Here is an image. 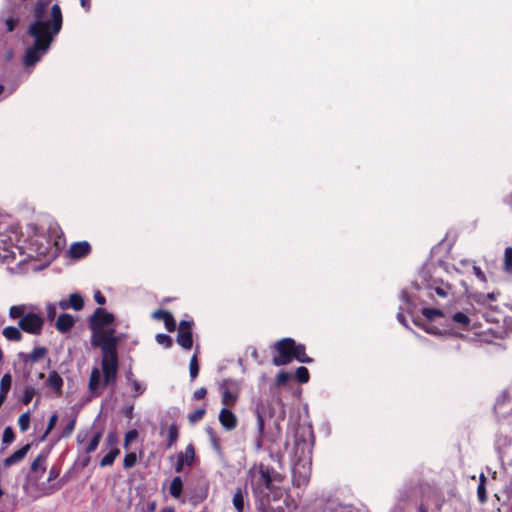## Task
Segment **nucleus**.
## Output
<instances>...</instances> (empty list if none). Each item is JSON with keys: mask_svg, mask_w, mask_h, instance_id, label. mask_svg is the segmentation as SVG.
I'll use <instances>...</instances> for the list:
<instances>
[{"mask_svg": "<svg viewBox=\"0 0 512 512\" xmlns=\"http://www.w3.org/2000/svg\"><path fill=\"white\" fill-rule=\"evenodd\" d=\"M106 443L111 448L117 447L118 437L115 433H109L106 437Z\"/></svg>", "mask_w": 512, "mask_h": 512, "instance_id": "nucleus-46", "label": "nucleus"}, {"mask_svg": "<svg viewBox=\"0 0 512 512\" xmlns=\"http://www.w3.org/2000/svg\"><path fill=\"white\" fill-rule=\"evenodd\" d=\"M56 305L59 306L63 310L69 308V303L67 300H61Z\"/></svg>", "mask_w": 512, "mask_h": 512, "instance_id": "nucleus-59", "label": "nucleus"}, {"mask_svg": "<svg viewBox=\"0 0 512 512\" xmlns=\"http://www.w3.org/2000/svg\"><path fill=\"white\" fill-rule=\"evenodd\" d=\"M18 425L22 432H25L28 430L30 426V414L29 412L23 413L18 418Z\"/></svg>", "mask_w": 512, "mask_h": 512, "instance_id": "nucleus-33", "label": "nucleus"}, {"mask_svg": "<svg viewBox=\"0 0 512 512\" xmlns=\"http://www.w3.org/2000/svg\"><path fill=\"white\" fill-rule=\"evenodd\" d=\"M427 333L430 334H437L438 331L436 328H434L432 325H425L422 327Z\"/></svg>", "mask_w": 512, "mask_h": 512, "instance_id": "nucleus-55", "label": "nucleus"}, {"mask_svg": "<svg viewBox=\"0 0 512 512\" xmlns=\"http://www.w3.org/2000/svg\"><path fill=\"white\" fill-rule=\"evenodd\" d=\"M74 323V317L70 314L64 313L58 316L55 326L59 332L66 333L74 326Z\"/></svg>", "mask_w": 512, "mask_h": 512, "instance_id": "nucleus-12", "label": "nucleus"}, {"mask_svg": "<svg viewBox=\"0 0 512 512\" xmlns=\"http://www.w3.org/2000/svg\"><path fill=\"white\" fill-rule=\"evenodd\" d=\"M221 402L226 407L233 406L239 397V385L235 380L224 379L220 384Z\"/></svg>", "mask_w": 512, "mask_h": 512, "instance_id": "nucleus-5", "label": "nucleus"}, {"mask_svg": "<svg viewBox=\"0 0 512 512\" xmlns=\"http://www.w3.org/2000/svg\"><path fill=\"white\" fill-rule=\"evenodd\" d=\"M85 437H86V434H84V435H83V439H82L81 434H78V436H77V441H78L79 443H82V442L84 441Z\"/></svg>", "mask_w": 512, "mask_h": 512, "instance_id": "nucleus-64", "label": "nucleus"}, {"mask_svg": "<svg viewBox=\"0 0 512 512\" xmlns=\"http://www.w3.org/2000/svg\"><path fill=\"white\" fill-rule=\"evenodd\" d=\"M295 376L299 383H306L309 381V371L304 366H300L296 369Z\"/></svg>", "mask_w": 512, "mask_h": 512, "instance_id": "nucleus-31", "label": "nucleus"}, {"mask_svg": "<svg viewBox=\"0 0 512 512\" xmlns=\"http://www.w3.org/2000/svg\"><path fill=\"white\" fill-rule=\"evenodd\" d=\"M397 319H398V321H399L401 324H403L404 326H407L406 319H405V317H404L403 313L399 312V313L397 314Z\"/></svg>", "mask_w": 512, "mask_h": 512, "instance_id": "nucleus-60", "label": "nucleus"}, {"mask_svg": "<svg viewBox=\"0 0 512 512\" xmlns=\"http://www.w3.org/2000/svg\"><path fill=\"white\" fill-rule=\"evenodd\" d=\"M182 488H183L182 480L180 477L177 476V477L173 478V480L171 481V484L169 487V492H170L171 496H173L174 498H178V497H180V495L182 493Z\"/></svg>", "mask_w": 512, "mask_h": 512, "instance_id": "nucleus-24", "label": "nucleus"}, {"mask_svg": "<svg viewBox=\"0 0 512 512\" xmlns=\"http://www.w3.org/2000/svg\"><path fill=\"white\" fill-rule=\"evenodd\" d=\"M184 465H186L184 463V461L177 457V463L175 465V470L177 472H181L183 470Z\"/></svg>", "mask_w": 512, "mask_h": 512, "instance_id": "nucleus-54", "label": "nucleus"}, {"mask_svg": "<svg viewBox=\"0 0 512 512\" xmlns=\"http://www.w3.org/2000/svg\"><path fill=\"white\" fill-rule=\"evenodd\" d=\"M57 420H58V415L56 413H54L49 421H48V425H47V429L44 433V435L42 436L41 440H44L47 435L51 432V430L55 427L56 423H57Z\"/></svg>", "mask_w": 512, "mask_h": 512, "instance_id": "nucleus-39", "label": "nucleus"}, {"mask_svg": "<svg viewBox=\"0 0 512 512\" xmlns=\"http://www.w3.org/2000/svg\"><path fill=\"white\" fill-rule=\"evenodd\" d=\"M291 375L288 372L280 371L276 376V384L282 386L287 383Z\"/></svg>", "mask_w": 512, "mask_h": 512, "instance_id": "nucleus-42", "label": "nucleus"}, {"mask_svg": "<svg viewBox=\"0 0 512 512\" xmlns=\"http://www.w3.org/2000/svg\"><path fill=\"white\" fill-rule=\"evenodd\" d=\"M12 384V377L9 373L2 376L0 381V393L7 395Z\"/></svg>", "mask_w": 512, "mask_h": 512, "instance_id": "nucleus-30", "label": "nucleus"}, {"mask_svg": "<svg viewBox=\"0 0 512 512\" xmlns=\"http://www.w3.org/2000/svg\"><path fill=\"white\" fill-rule=\"evenodd\" d=\"M400 297H401L402 301L405 303V308H408V306L410 304L408 293L405 290H402Z\"/></svg>", "mask_w": 512, "mask_h": 512, "instance_id": "nucleus-53", "label": "nucleus"}, {"mask_svg": "<svg viewBox=\"0 0 512 512\" xmlns=\"http://www.w3.org/2000/svg\"><path fill=\"white\" fill-rule=\"evenodd\" d=\"M138 436V432L136 429H132L130 431H128L126 434H125V439H124V447L125 448H128L130 442H132L133 440H135Z\"/></svg>", "mask_w": 512, "mask_h": 512, "instance_id": "nucleus-43", "label": "nucleus"}, {"mask_svg": "<svg viewBox=\"0 0 512 512\" xmlns=\"http://www.w3.org/2000/svg\"><path fill=\"white\" fill-rule=\"evenodd\" d=\"M452 321L463 329L467 328L470 324V319L468 315L464 312H457L453 314Z\"/></svg>", "mask_w": 512, "mask_h": 512, "instance_id": "nucleus-23", "label": "nucleus"}, {"mask_svg": "<svg viewBox=\"0 0 512 512\" xmlns=\"http://www.w3.org/2000/svg\"><path fill=\"white\" fill-rule=\"evenodd\" d=\"M472 269H473V273H474V275H475V276H476L480 281H482V282H485V281H486L485 274H484V272L481 270V268H480V267H478V266H475V265H474Z\"/></svg>", "mask_w": 512, "mask_h": 512, "instance_id": "nucleus-47", "label": "nucleus"}, {"mask_svg": "<svg viewBox=\"0 0 512 512\" xmlns=\"http://www.w3.org/2000/svg\"><path fill=\"white\" fill-rule=\"evenodd\" d=\"M189 373H190V377L192 380H194L198 376V373H199L198 360H197V356L195 354L192 356V358L190 360Z\"/></svg>", "mask_w": 512, "mask_h": 512, "instance_id": "nucleus-34", "label": "nucleus"}, {"mask_svg": "<svg viewBox=\"0 0 512 512\" xmlns=\"http://www.w3.org/2000/svg\"><path fill=\"white\" fill-rule=\"evenodd\" d=\"M113 320L114 317L111 313H108L101 308H97L91 317V326L93 330H97L111 324Z\"/></svg>", "mask_w": 512, "mask_h": 512, "instance_id": "nucleus-9", "label": "nucleus"}, {"mask_svg": "<svg viewBox=\"0 0 512 512\" xmlns=\"http://www.w3.org/2000/svg\"><path fill=\"white\" fill-rule=\"evenodd\" d=\"M49 4L50 0H38L34 6V19L28 27V35L33 38L34 44L26 49L25 66H33L42 58L62 28L63 16L60 6Z\"/></svg>", "mask_w": 512, "mask_h": 512, "instance_id": "nucleus-1", "label": "nucleus"}, {"mask_svg": "<svg viewBox=\"0 0 512 512\" xmlns=\"http://www.w3.org/2000/svg\"><path fill=\"white\" fill-rule=\"evenodd\" d=\"M293 359H296L297 361L301 363H311L312 359L308 357L305 353V346L303 344H296L294 341V348H293Z\"/></svg>", "mask_w": 512, "mask_h": 512, "instance_id": "nucleus-16", "label": "nucleus"}, {"mask_svg": "<svg viewBox=\"0 0 512 512\" xmlns=\"http://www.w3.org/2000/svg\"><path fill=\"white\" fill-rule=\"evenodd\" d=\"M178 436H179V432H178V427L176 424H171L169 426V429H168V443H167V448H170L172 447L177 439H178Z\"/></svg>", "mask_w": 512, "mask_h": 512, "instance_id": "nucleus-29", "label": "nucleus"}, {"mask_svg": "<svg viewBox=\"0 0 512 512\" xmlns=\"http://www.w3.org/2000/svg\"><path fill=\"white\" fill-rule=\"evenodd\" d=\"M219 422L227 431L235 429L238 424L236 415L226 406L219 413Z\"/></svg>", "mask_w": 512, "mask_h": 512, "instance_id": "nucleus-10", "label": "nucleus"}, {"mask_svg": "<svg viewBox=\"0 0 512 512\" xmlns=\"http://www.w3.org/2000/svg\"><path fill=\"white\" fill-rule=\"evenodd\" d=\"M206 431H207V433L210 435V437H211V438H213V437H214V431H213V429H212V428L208 427V428L206 429Z\"/></svg>", "mask_w": 512, "mask_h": 512, "instance_id": "nucleus-63", "label": "nucleus"}, {"mask_svg": "<svg viewBox=\"0 0 512 512\" xmlns=\"http://www.w3.org/2000/svg\"><path fill=\"white\" fill-rule=\"evenodd\" d=\"M94 299L99 305H104L106 300L100 291L94 293Z\"/></svg>", "mask_w": 512, "mask_h": 512, "instance_id": "nucleus-51", "label": "nucleus"}, {"mask_svg": "<svg viewBox=\"0 0 512 512\" xmlns=\"http://www.w3.org/2000/svg\"><path fill=\"white\" fill-rule=\"evenodd\" d=\"M118 338L114 335V329H104L94 333L93 344L99 346L102 352L101 368H92L88 391L92 397L102 395L105 387L115 385L118 373Z\"/></svg>", "mask_w": 512, "mask_h": 512, "instance_id": "nucleus-2", "label": "nucleus"}, {"mask_svg": "<svg viewBox=\"0 0 512 512\" xmlns=\"http://www.w3.org/2000/svg\"><path fill=\"white\" fill-rule=\"evenodd\" d=\"M205 412L206 411L204 408H200V409H197L194 412L190 413L188 416L190 423H196L197 421L201 420L203 418V416L205 415Z\"/></svg>", "mask_w": 512, "mask_h": 512, "instance_id": "nucleus-37", "label": "nucleus"}, {"mask_svg": "<svg viewBox=\"0 0 512 512\" xmlns=\"http://www.w3.org/2000/svg\"><path fill=\"white\" fill-rule=\"evenodd\" d=\"M177 457L183 460L187 466H191L195 458V449L193 445H187L185 451L183 453H179Z\"/></svg>", "mask_w": 512, "mask_h": 512, "instance_id": "nucleus-20", "label": "nucleus"}, {"mask_svg": "<svg viewBox=\"0 0 512 512\" xmlns=\"http://www.w3.org/2000/svg\"><path fill=\"white\" fill-rule=\"evenodd\" d=\"M251 485L261 512H291L296 508L294 500L277 487L268 469L260 467L249 471Z\"/></svg>", "mask_w": 512, "mask_h": 512, "instance_id": "nucleus-3", "label": "nucleus"}, {"mask_svg": "<svg viewBox=\"0 0 512 512\" xmlns=\"http://www.w3.org/2000/svg\"><path fill=\"white\" fill-rule=\"evenodd\" d=\"M15 439V434H14V431L13 429L8 426L4 429L3 431V435H2V444L7 446L9 444H11Z\"/></svg>", "mask_w": 512, "mask_h": 512, "instance_id": "nucleus-32", "label": "nucleus"}, {"mask_svg": "<svg viewBox=\"0 0 512 512\" xmlns=\"http://www.w3.org/2000/svg\"><path fill=\"white\" fill-rule=\"evenodd\" d=\"M156 342L166 348H169L172 345V339L166 334H157Z\"/></svg>", "mask_w": 512, "mask_h": 512, "instance_id": "nucleus-38", "label": "nucleus"}, {"mask_svg": "<svg viewBox=\"0 0 512 512\" xmlns=\"http://www.w3.org/2000/svg\"><path fill=\"white\" fill-rule=\"evenodd\" d=\"M422 314L429 321H432L436 317H442L444 315L443 311L438 308H423Z\"/></svg>", "mask_w": 512, "mask_h": 512, "instance_id": "nucleus-28", "label": "nucleus"}, {"mask_svg": "<svg viewBox=\"0 0 512 512\" xmlns=\"http://www.w3.org/2000/svg\"><path fill=\"white\" fill-rule=\"evenodd\" d=\"M177 343L184 349H191L192 340V321L182 320L179 323Z\"/></svg>", "mask_w": 512, "mask_h": 512, "instance_id": "nucleus-8", "label": "nucleus"}, {"mask_svg": "<svg viewBox=\"0 0 512 512\" xmlns=\"http://www.w3.org/2000/svg\"><path fill=\"white\" fill-rule=\"evenodd\" d=\"M477 496L481 503L486 502L487 495H486V487H485L484 483H479V485L477 487Z\"/></svg>", "mask_w": 512, "mask_h": 512, "instance_id": "nucleus-44", "label": "nucleus"}, {"mask_svg": "<svg viewBox=\"0 0 512 512\" xmlns=\"http://www.w3.org/2000/svg\"><path fill=\"white\" fill-rule=\"evenodd\" d=\"M57 476H58V472L54 468L50 469L48 481L54 480Z\"/></svg>", "mask_w": 512, "mask_h": 512, "instance_id": "nucleus-58", "label": "nucleus"}, {"mask_svg": "<svg viewBox=\"0 0 512 512\" xmlns=\"http://www.w3.org/2000/svg\"><path fill=\"white\" fill-rule=\"evenodd\" d=\"M123 414L128 417V418H132L133 416V406H129V407H126L123 411Z\"/></svg>", "mask_w": 512, "mask_h": 512, "instance_id": "nucleus-57", "label": "nucleus"}, {"mask_svg": "<svg viewBox=\"0 0 512 512\" xmlns=\"http://www.w3.org/2000/svg\"><path fill=\"white\" fill-rule=\"evenodd\" d=\"M75 425H76V418L70 419L62 431V436L63 437L70 436L72 434L73 430L75 429Z\"/></svg>", "mask_w": 512, "mask_h": 512, "instance_id": "nucleus-40", "label": "nucleus"}, {"mask_svg": "<svg viewBox=\"0 0 512 512\" xmlns=\"http://www.w3.org/2000/svg\"><path fill=\"white\" fill-rule=\"evenodd\" d=\"M90 251V245L88 242H77L71 245L70 253L74 258H81L87 255Z\"/></svg>", "mask_w": 512, "mask_h": 512, "instance_id": "nucleus-15", "label": "nucleus"}, {"mask_svg": "<svg viewBox=\"0 0 512 512\" xmlns=\"http://www.w3.org/2000/svg\"><path fill=\"white\" fill-rule=\"evenodd\" d=\"M29 312V307L27 305H15L10 307L9 316L12 319L22 318L25 314Z\"/></svg>", "mask_w": 512, "mask_h": 512, "instance_id": "nucleus-22", "label": "nucleus"}, {"mask_svg": "<svg viewBox=\"0 0 512 512\" xmlns=\"http://www.w3.org/2000/svg\"><path fill=\"white\" fill-rule=\"evenodd\" d=\"M251 356L257 360L258 359V352L255 348H253L252 352H251Z\"/></svg>", "mask_w": 512, "mask_h": 512, "instance_id": "nucleus-61", "label": "nucleus"}, {"mask_svg": "<svg viewBox=\"0 0 512 512\" xmlns=\"http://www.w3.org/2000/svg\"><path fill=\"white\" fill-rule=\"evenodd\" d=\"M47 383L50 388L60 392L63 385V380L56 371H53L48 375Z\"/></svg>", "mask_w": 512, "mask_h": 512, "instance_id": "nucleus-19", "label": "nucleus"}, {"mask_svg": "<svg viewBox=\"0 0 512 512\" xmlns=\"http://www.w3.org/2000/svg\"><path fill=\"white\" fill-rule=\"evenodd\" d=\"M57 305L56 303H48L46 306L47 318L49 321H53L57 314Z\"/></svg>", "mask_w": 512, "mask_h": 512, "instance_id": "nucleus-41", "label": "nucleus"}, {"mask_svg": "<svg viewBox=\"0 0 512 512\" xmlns=\"http://www.w3.org/2000/svg\"><path fill=\"white\" fill-rule=\"evenodd\" d=\"M127 380L133 388V391H134L133 397L134 398H136L144 393L145 387L138 380L132 378V373H129L127 375Z\"/></svg>", "mask_w": 512, "mask_h": 512, "instance_id": "nucleus-26", "label": "nucleus"}, {"mask_svg": "<svg viewBox=\"0 0 512 512\" xmlns=\"http://www.w3.org/2000/svg\"><path fill=\"white\" fill-rule=\"evenodd\" d=\"M119 455L120 449L118 447L111 448V450L101 459L100 466H111Z\"/></svg>", "mask_w": 512, "mask_h": 512, "instance_id": "nucleus-21", "label": "nucleus"}, {"mask_svg": "<svg viewBox=\"0 0 512 512\" xmlns=\"http://www.w3.org/2000/svg\"><path fill=\"white\" fill-rule=\"evenodd\" d=\"M48 251H49L48 244H43L42 242L40 243V245L36 249V253L38 255H46L48 253Z\"/></svg>", "mask_w": 512, "mask_h": 512, "instance_id": "nucleus-49", "label": "nucleus"}, {"mask_svg": "<svg viewBox=\"0 0 512 512\" xmlns=\"http://www.w3.org/2000/svg\"><path fill=\"white\" fill-rule=\"evenodd\" d=\"M426 289L428 290L429 297L433 300H436V297L440 299H449L453 296L452 286L441 279H431L427 283Z\"/></svg>", "mask_w": 512, "mask_h": 512, "instance_id": "nucleus-6", "label": "nucleus"}, {"mask_svg": "<svg viewBox=\"0 0 512 512\" xmlns=\"http://www.w3.org/2000/svg\"><path fill=\"white\" fill-rule=\"evenodd\" d=\"M44 324L43 318L34 313V312H28L25 314L18 322L19 327L32 335H39L42 331Z\"/></svg>", "mask_w": 512, "mask_h": 512, "instance_id": "nucleus-7", "label": "nucleus"}, {"mask_svg": "<svg viewBox=\"0 0 512 512\" xmlns=\"http://www.w3.org/2000/svg\"><path fill=\"white\" fill-rule=\"evenodd\" d=\"M33 394H34L33 390L26 389L24 397H23V403L24 404L30 403L32 400Z\"/></svg>", "mask_w": 512, "mask_h": 512, "instance_id": "nucleus-52", "label": "nucleus"}, {"mask_svg": "<svg viewBox=\"0 0 512 512\" xmlns=\"http://www.w3.org/2000/svg\"><path fill=\"white\" fill-rule=\"evenodd\" d=\"M232 503L237 512H244L248 506V492L246 487H238L233 495Z\"/></svg>", "mask_w": 512, "mask_h": 512, "instance_id": "nucleus-11", "label": "nucleus"}, {"mask_svg": "<svg viewBox=\"0 0 512 512\" xmlns=\"http://www.w3.org/2000/svg\"><path fill=\"white\" fill-rule=\"evenodd\" d=\"M7 395H4L2 393H0V407L2 406V404L4 403L5 399H6Z\"/></svg>", "mask_w": 512, "mask_h": 512, "instance_id": "nucleus-62", "label": "nucleus"}, {"mask_svg": "<svg viewBox=\"0 0 512 512\" xmlns=\"http://www.w3.org/2000/svg\"><path fill=\"white\" fill-rule=\"evenodd\" d=\"M17 23H18L17 19H13V18L7 19L6 20L7 31L12 32L14 30L15 26L17 25Z\"/></svg>", "mask_w": 512, "mask_h": 512, "instance_id": "nucleus-50", "label": "nucleus"}, {"mask_svg": "<svg viewBox=\"0 0 512 512\" xmlns=\"http://www.w3.org/2000/svg\"><path fill=\"white\" fill-rule=\"evenodd\" d=\"M101 437H102V432L95 433L94 436L89 441V443L83 448V451L86 454H90V453L94 452L100 443Z\"/></svg>", "mask_w": 512, "mask_h": 512, "instance_id": "nucleus-25", "label": "nucleus"}, {"mask_svg": "<svg viewBox=\"0 0 512 512\" xmlns=\"http://www.w3.org/2000/svg\"><path fill=\"white\" fill-rule=\"evenodd\" d=\"M3 336L9 341H20L22 333L19 328L14 326H7L2 331Z\"/></svg>", "mask_w": 512, "mask_h": 512, "instance_id": "nucleus-17", "label": "nucleus"}, {"mask_svg": "<svg viewBox=\"0 0 512 512\" xmlns=\"http://www.w3.org/2000/svg\"><path fill=\"white\" fill-rule=\"evenodd\" d=\"M256 417H257L258 432L260 435H262V433L264 431L265 423H264V417L258 409L256 410Z\"/></svg>", "mask_w": 512, "mask_h": 512, "instance_id": "nucleus-45", "label": "nucleus"}, {"mask_svg": "<svg viewBox=\"0 0 512 512\" xmlns=\"http://www.w3.org/2000/svg\"><path fill=\"white\" fill-rule=\"evenodd\" d=\"M206 394H207L206 388L201 387L194 392L193 397H194V399L200 400V399H203L206 396Z\"/></svg>", "mask_w": 512, "mask_h": 512, "instance_id": "nucleus-48", "label": "nucleus"}, {"mask_svg": "<svg viewBox=\"0 0 512 512\" xmlns=\"http://www.w3.org/2000/svg\"><path fill=\"white\" fill-rule=\"evenodd\" d=\"M137 463V456L135 453H128L125 455L124 457V460H123V467L125 469H129V468H132L133 466H135Z\"/></svg>", "mask_w": 512, "mask_h": 512, "instance_id": "nucleus-36", "label": "nucleus"}, {"mask_svg": "<svg viewBox=\"0 0 512 512\" xmlns=\"http://www.w3.org/2000/svg\"><path fill=\"white\" fill-rule=\"evenodd\" d=\"M46 354V349L44 347L34 348L33 351L29 355V360L33 363L37 362Z\"/></svg>", "mask_w": 512, "mask_h": 512, "instance_id": "nucleus-35", "label": "nucleus"}, {"mask_svg": "<svg viewBox=\"0 0 512 512\" xmlns=\"http://www.w3.org/2000/svg\"><path fill=\"white\" fill-rule=\"evenodd\" d=\"M81 6L85 9V11H89L91 8V0H80Z\"/></svg>", "mask_w": 512, "mask_h": 512, "instance_id": "nucleus-56", "label": "nucleus"}, {"mask_svg": "<svg viewBox=\"0 0 512 512\" xmlns=\"http://www.w3.org/2000/svg\"><path fill=\"white\" fill-rule=\"evenodd\" d=\"M152 317L157 320H163L165 327L168 331H174L176 328V323L172 314L168 311L157 310L153 312Z\"/></svg>", "mask_w": 512, "mask_h": 512, "instance_id": "nucleus-13", "label": "nucleus"}, {"mask_svg": "<svg viewBox=\"0 0 512 512\" xmlns=\"http://www.w3.org/2000/svg\"><path fill=\"white\" fill-rule=\"evenodd\" d=\"M276 356L273 357L272 363L275 366H283L289 364L293 359L294 340L292 338H283L274 344Z\"/></svg>", "mask_w": 512, "mask_h": 512, "instance_id": "nucleus-4", "label": "nucleus"}, {"mask_svg": "<svg viewBox=\"0 0 512 512\" xmlns=\"http://www.w3.org/2000/svg\"><path fill=\"white\" fill-rule=\"evenodd\" d=\"M47 455L45 452L40 453L31 463V471L43 473L45 471Z\"/></svg>", "mask_w": 512, "mask_h": 512, "instance_id": "nucleus-18", "label": "nucleus"}, {"mask_svg": "<svg viewBox=\"0 0 512 512\" xmlns=\"http://www.w3.org/2000/svg\"><path fill=\"white\" fill-rule=\"evenodd\" d=\"M68 303L69 307L73 308L76 311L81 310L84 306L83 298L81 297L80 294L77 293H73L69 296Z\"/></svg>", "mask_w": 512, "mask_h": 512, "instance_id": "nucleus-27", "label": "nucleus"}, {"mask_svg": "<svg viewBox=\"0 0 512 512\" xmlns=\"http://www.w3.org/2000/svg\"><path fill=\"white\" fill-rule=\"evenodd\" d=\"M30 444H26L4 460V466L10 467L25 458L30 450Z\"/></svg>", "mask_w": 512, "mask_h": 512, "instance_id": "nucleus-14", "label": "nucleus"}]
</instances>
